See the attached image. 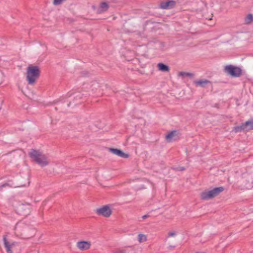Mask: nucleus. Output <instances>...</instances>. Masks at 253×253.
Instances as JSON below:
<instances>
[{
  "label": "nucleus",
  "mask_w": 253,
  "mask_h": 253,
  "mask_svg": "<svg viewBox=\"0 0 253 253\" xmlns=\"http://www.w3.org/2000/svg\"><path fill=\"white\" fill-rule=\"evenodd\" d=\"M109 5L106 2H102L100 3L97 10L98 14H101L106 11L109 8Z\"/></svg>",
  "instance_id": "9b49d317"
},
{
  "label": "nucleus",
  "mask_w": 253,
  "mask_h": 253,
  "mask_svg": "<svg viewBox=\"0 0 253 253\" xmlns=\"http://www.w3.org/2000/svg\"><path fill=\"white\" fill-rule=\"evenodd\" d=\"M178 75L179 76H181L183 77H188L189 78H192L193 77V74L192 73H188V72H180L178 73Z\"/></svg>",
  "instance_id": "dca6fc26"
},
{
  "label": "nucleus",
  "mask_w": 253,
  "mask_h": 253,
  "mask_svg": "<svg viewBox=\"0 0 253 253\" xmlns=\"http://www.w3.org/2000/svg\"><path fill=\"white\" fill-rule=\"evenodd\" d=\"M176 4V1L173 0L163 1L160 3V7L164 9H169L173 8Z\"/></svg>",
  "instance_id": "423d86ee"
},
{
  "label": "nucleus",
  "mask_w": 253,
  "mask_h": 253,
  "mask_svg": "<svg viewBox=\"0 0 253 253\" xmlns=\"http://www.w3.org/2000/svg\"><path fill=\"white\" fill-rule=\"evenodd\" d=\"M109 151L121 158H127L129 157L128 154H126L121 150L117 148H109Z\"/></svg>",
  "instance_id": "6e6552de"
},
{
  "label": "nucleus",
  "mask_w": 253,
  "mask_h": 253,
  "mask_svg": "<svg viewBox=\"0 0 253 253\" xmlns=\"http://www.w3.org/2000/svg\"><path fill=\"white\" fill-rule=\"evenodd\" d=\"M157 66L158 69L162 72H169L170 70L169 66L163 63H159Z\"/></svg>",
  "instance_id": "4468645a"
},
{
  "label": "nucleus",
  "mask_w": 253,
  "mask_h": 253,
  "mask_svg": "<svg viewBox=\"0 0 253 253\" xmlns=\"http://www.w3.org/2000/svg\"><path fill=\"white\" fill-rule=\"evenodd\" d=\"M7 235H4L2 237L5 238V237H7Z\"/></svg>",
  "instance_id": "a878e982"
},
{
  "label": "nucleus",
  "mask_w": 253,
  "mask_h": 253,
  "mask_svg": "<svg viewBox=\"0 0 253 253\" xmlns=\"http://www.w3.org/2000/svg\"><path fill=\"white\" fill-rule=\"evenodd\" d=\"M178 132L177 130H173L169 132L166 136V139L168 142H170L172 140L176 139V137L178 136Z\"/></svg>",
  "instance_id": "9d476101"
},
{
  "label": "nucleus",
  "mask_w": 253,
  "mask_h": 253,
  "mask_svg": "<svg viewBox=\"0 0 253 253\" xmlns=\"http://www.w3.org/2000/svg\"><path fill=\"white\" fill-rule=\"evenodd\" d=\"M149 216V215L145 214V215H143L142 217L143 219H145L147 218V217H148Z\"/></svg>",
  "instance_id": "b1692460"
},
{
  "label": "nucleus",
  "mask_w": 253,
  "mask_h": 253,
  "mask_svg": "<svg viewBox=\"0 0 253 253\" xmlns=\"http://www.w3.org/2000/svg\"><path fill=\"white\" fill-rule=\"evenodd\" d=\"M225 71L233 77H239L242 75L241 69L232 65L225 66Z\"/></svg>",
  "instance_id": "20e7f679"
},
{
  "label": "nucleus",
  "mask_w": 253,
  "mask_h": 253,
  "mask_svg": "<svg viewBox=\"0 0 253 253\" xmlns=\"http://www.w3.org/2000/svg\"><path fill=\"white\" fill-rule=\"evenodd\" d=\"M224 190V188L220 186L209 191H204L201 193V199L203 200L211 199L219 195Z\"/></svg>",
  "instance_id": "7ed1b4c3"
},
{
  "label": "nucleus",
  "mask_w": 253,
  "mask_h": 253,
  "mask_svg": "<svg viewBox=\"0 0 253 253\" xmlns=\"http://www.w3.org/2000/svg\"><path fill=\"white\" fill-rule=\"evenodd\" d=\"M245 126L247 127V131L253 129V119H252L245 123Z\"/></svg>",
  "instance_id": "2eb2a0df"
},
{
  "label": "nucleus",
  "mask_w": 253,
  "mask_h": 253,
  "mask_svg": "<svg viewBox=\"0 0 253 253\" xmlns=\"http://www.w3.org/2000/svg\"><path fill=\"white\" fill-rule=\"evenodd\" d=\"M91 244L88 241H80L77 242V246L81 251L88 250L90 247Z\"/></svg>",
  "instance_id": "1a4fd4ad"
},
{
  "label": "nucleus",
  "mask_w": 253,
  "mask_h": 253,
  "mask_svg": "<svg viewBox=\"0 0 253 253\" xmlns=\"http://www.w3.org/2000/svg\"><path fill=\"white\" fill-rule=\"evenodd\" d=\"M233 130L235 132H240L242 131H247V127L245 126V123H242L240 125L236 126L234 127Z\"/></svg>",
  "instance_id": "f8f14e48"
},
{
  "label": "nucleus",
  "mask_w": 253,
  "mask_h": 253,
  "mask_svg": "<svg viewBox=\"0 0 253 253\" xmlns=\"http://www.w3.org/2000/svg\"><path fill=\"white\" fill-rule=\"evenodd\" d=\"M137 237H146V236L143 234H139Z\"/></svg>",
  "instance_id": "4be33fe9"
},
{
  "label": "nucleus",
  "mask_w": 253,
  "mask_h": 253,
  "mask_svg": "<svg viewBox=\"0 0 253 253\" xmlns=\"http://www.w3.org/2000/svg\"><path fill=\"white\" fill-rule=\"evenodd\" d=\"M96 214L105 217H109L112 214V211L108 205L103 206L95 210Z\"/></svg>",
  "instance_id": "39448f33"
},
{
  "label": "nucleus",
  "mask_w": 253,
  "mask_h": 253,
  "mask_svg": "<svg viewBox=\"0 0 253 253\" xmlns=\"http://www.w3.org/2000/svg\"><path fill=\"white\" fill-rule=\"evenodd\" d=\"M208 253L204 252H197V253Z\"/></svg>",
  "instance_id": "393cba45"
},
{
  "label": "nucleus",
  "mask_w": 253,
  "mask_h": 253,
  "mask_svg": "<svg viewBox=\"0 0 253 253\" xmlns=\"http://www.w3.org/2000/svg\"><path fill=\"white\" fill-rule=\"evenodd\" d=\"M7 185H8L7 183H4L3 184H2V185H0V188H1L2 187H5Z\"/></svg>",
  "instance_id": "5701e85b"
},
{
  "label": "nucleus",
  "mask_w": 253,
  "mask_h": 253,
  "mask_svg": "<svg viewBox=\"0 0 253 253\" xmlns=\"http://www.w3.org/2000/svg\"><path fill=\"white\" fill-rule=\"evenodd\" d=\"M29 156L34 162L42 167L48 164L46 157L38 150L32 149L29 153Z\"/></svg>",
  "instance_id": "f03ea898"
},
{
  "label": "nucleus",
  "mask_w": 253,
  "mask_h": 253,
  "mask_svg": "<svg viewBox=\"0 0 253 253\" xmlns=\"http://www.w3.org/2000/svg\"><path fill=\"white\" fill-rule=\"evenodd\" d=\"M169 236H174L176 235V232L175 231H171L169 232L168 234Z\"/></svg>",
  "instance_id": "6ab92c4d"
},
{
  "label": "nucleus",
  "mask_w": 253,
  "mask_h": 253,
  "mask_svg": "<svg viewBox=\"0 0 253 253\" xmlns=\"http://www.w3.org/2000/svg\"><path fill=\"white\" fill-rule=\"evenodd\" d=\"M210 83H211V82L208 80L194 81V84L196 86H200L202 87H205L206 84Z\"/></svg>",
  "instance_id": "ddd939ff"
},
{
  "label": "nucleus",
  "mask_w": 253,
  "mask_h": 253,
  "mask_svg": "<svg viewBox=\"0 0 253 253\" xmlns=\"http://www.w3.org/2000/svg\"><path fill=\"white\" fill-rule=\"evenodd\" d=\"M146 241V238H138L139 243L144 242Z\"/></svg>",
  "instance_id": "412c9836"
},
{
  "label": "nucleus",
  "mask_w": 253,
  "mask_h": 253,
  "mask_svg": "<svg viewBox=\"0 0 253 253\" xmlns=\"http://www.w3.org/2000/svg\"><path fill=\"white\" fill-rule=\"evenodd\" d=\"M64 0H53V3L55 5H58L62 3Z\"/></svg>",
  "instance_id": "a211bd4d"
},
{
  "label": "nucleus",
  "mask_w": 253,
  "mask_h": 253,
  "mask_svg": "<svg viewBox=\"0 0 253 253\" xmlns=\"http://www.w3.org/2000/svg\"><path fill=\"white\" fill-rule=\"evenodd\" d=\"M4 246L6 249L7 253H12L11 248L16 245L17 243L14 242L9 241L7 238H3Z\"/></svg>",
  "instance_id": "0eeeda50"
},
{
  "label": "nucleus",
  "mask_w": 253,
  "mask_h": 253,
  "mask_svg": "<svg viewBox=\"0 0 253 253\" xmlns=\"http://www.w3.org/2000/svg\"><path fill=\"white\" fill-rule=\"evenodd\" d=\"M176 169L177 170H178V171H182V170H185V168L183 167H177Z\"/></svg>",
  "instance_id": "aec40b11"
},
{
  "label": "nucleus",
  "mask_w": 253,
  "mask_h": 253,
  "mask_svg": "<svg viewBox=\"0 0 253 253\" xmlns=\"http://www.w3.org/2000/svg\"><path fill=\"white\" fill-rule=\"evenodd\" d=\"M253 21V15L249 14L245 19V22L247 24L251 23Z\"/></svg>",
  "instance_id": "f3484780"
},
{
  "label": "nucleus",
  "mask_w": 253,
  "mask_h": 253,
  "mask_svg": "<svg viewBox=\"0 0 253 253\" xmlns=\"http://www.w3.org/2000/svg\"><path fill=\"white\" fill-rule=\"evenodd\" d=\"M40 76V71L38 66L29 65L27 68L26 78L29 84H34Z\"/></svg>",
  "instance_id": "f257e3e1"
}]
</instances>
